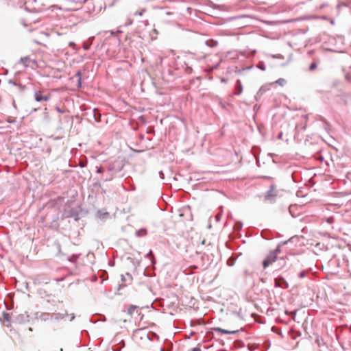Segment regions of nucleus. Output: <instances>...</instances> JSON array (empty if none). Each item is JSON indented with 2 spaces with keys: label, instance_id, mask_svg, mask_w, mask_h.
Segmentation results:
<instances>
[{
  "label": "nucleus",
  "instance_id": "6",
  "mask_svg": "<svg viewBox=\"0 0 351 351\" xmlns=\"http://www.w3.org/2000/svg\"><path fill=\"white\" fill-rule=\"evenodd\" d=\"M274 190V187L271 186V189L269 191L267 192L265 198L268 200L272 201L274 199V195L272 194V191Z\"/></svg>",
  "mask_w": 351,
  "mask_h": 351
},
{
  "label": "nucleus",
  "instance_id": "10",
  "mask_svg": "<svg viewBox=\"0 0 351 351\" xmlns=\"http://www.w3.org/2000/svg\"><path fill=\"white\" fill-rule=\"evenodd\" d=\"M285 282V286H283L282 285L280 284V283L278 282V280H276V286H279V287H283V288H286V287H287V283H286L285 282Z\"/></svg>",
  "mask_w": 351,
  "mask_h": 351
},
{
  "label": "nucleus",
  "instance_id": "13",
  "mask_svg": "<svg viewBox=\"0 0 351 351\" xmlns=\"http://www.w3.org/2000/svg\"><path fill=\"white\" fill-rule=\"evenodd\" d=\"M316 67H317V64H316L315 63H312V64L310 65L309 69H310L311 70H313V69H315Z\"/></svg>",
  "mask_w": 351,
  "mask_h": 351
},
{
  "label": "nucleus",
  "instance_id": "9",
  "mask_svg": "<svg viewBox=\"0 0 351 351\" xmlns=\"http://www.w3.org/2000/svg\"><path fill=\"white\" fill-rule=\"evenodd\" d=\"M146 10L145 9H142L141 11L139 12H136L134 13L135 15H138V16H142L144 12H145Z\"/></svg>",
  "mask_w": 351,
  "mask_h": 351
},
{
  "label": "nucleus",
  "instance_id": "21",
  "mask_svg": "<svg viewBox=\"0 0 351 351\" xmlns=\"http://www.w3.org/2000/svg\"><path fill=\"white\" fill-rule=\"evenodd\" d=\"M259 68H260L261 69H262V70H265V67H264V66H260Z\"/></svg>",
  "mask_w": 351,
  "mask_h": 351
},
{
  "label": "nucleus",
  "instance_id": "17",
  "mask_svg": "<svg viewBox=\"0 0 351 351\" xmlns=\"http://www.w3.org/2000/svg\"><path fill=\"white\" fill-rule=\"evenodd\" d=\"M192 351H200L199 348H195L192 350Z\"/></svg>",
  "mask_w": 351,
  "mask_h": 351
},
{
  "label": "nucleus",
  "instance_id": "20",
  "mask_svg": "<svg viewBox=\"0 0 351 351\" xmlns=\"http://www.w3.org/2000/svg\"><path fill=\"white\" fill-rule=\"evenodd\" d=\"M300 277H302H302L304 276V273H303V272L300 273Z\"/></svg>",
  "mask_w": 351,
  "mask_h": 351
},
{
  "label": "nucleus",
  "instance_id": "15",
  "mask_svg": "<svg viewBox=\"0 0 351 351\" xmlns=\"http://www.w3.org/2000/svg\"><path fill=\"white\" fill-rule=\"evenodd\" d=\"M56 110L60 113H63V110H62L59 107L56 108Z\"/></svg>",
  "mask_w": 351,
  "mask_h": 351
},
{
  "label": "nucleus",
  "instance_id": "1",
  "mask_svg": "<svg viewBox=\"0 0 351 351\" xmlns=\"http://www.w3.org/2000/svg\"><path fill=\"white\" fill-rule=\"evenodd\" d=\"M66 314V313H58L54 315H50L47 313H41L40 314L36 315V318L41 321H58L60 319H63L65 318Z\"/></svg>",
  "mask_w": 351,
  "mask_h": 351
},
{
  "label": "nucleus",
  "instance_id": "4",
  "mask_svg": "<svg viewBox=\"0 0 351 351\" xmlns=\"http://www.w3.org/2000/svg\"><path fill=\"white\" fill-rule=\"evenodd\" d=\"M97 215L101 219H106L110 216L109 213L104 210H98Z\"/></svg>",
  "mask_w": 351,
  "mask_h": 351
},
{
  "label": "nucleus",
  "instance_id": "19",
  "mask_svg": "<svg viewBox=\"0 0 351 351\" xmlns=\"http://www.w3.org/2000/svg\"><path fill=\"white\" fill-rule=\"evenodd\" d=\"M101 169H98L97 170V173H101Z\"/></svg>",
  "mask_w": 351,
  "mask_h": 351
},
{
  "label": "nucleus",
  "instance_id": "8",
  "mask_svg": "<svg viewBox=\"0 0 351 351\" xmlns=\"http://www.w3.org/2000/svg\"><path fill=\"white\" fill-rule=\"evenodd\" d=\"M136 309V306H131L128 308V313L130 315H132L133 312Z\"/></svg>",
  "mask_w": 351,
  "mask_h": 351
},
{
  "label": "nucleus",
  "instance_id": "18",
  "mask_svg": "<svg viewBox=\"0 0 351 351\" xmlns=\"http://www.w3.org/2000/svg\"><path fill=\"white\" fill-rule=\"evenodd\" d=\"M75 318L74 315H72V316L70 318V321H72Z\"/></svg>",
  "mask_w": 351,
  "mask_h": 351
},
{
  "label": "nucleus",
  "instance_id": "5",
  "mask_svg": "<svg viewBox=\"0 0 351 351\" xmlns=\"http://www.w3.org/2000/svg\"><path fill=\"white\" fill-rule=\"evenodd\" d=\"M215 330L217 331V332H219L221 333H223V334H234L237 331V330H232V331H230V330L222 329L221 328H215Z\"/></svg>",
  "mask_w": 351,
  "mask_h": 351
},
{
  "label": "nucleus",
  "instance_id": "22",
  "mask_svg": "<svg viewBox=\"0 0 351 351\" xmlns=\"http://www.w3.org/2000/svg\"><path fill=\"white\" fill-rule=\"evenodd\" d=\"M152 254V251H149V252L148 253L147 256H149Z\"/></svg>",
  "mask_w": 351,
  "mask_h": 351
},
{
  "label": "nucleus",
  "instance_id": "2",
  "mask_svg": "<svg viewBox=\"0 0 351 351\" xmlns=\"http://www.w3.org/2000/svg\"><path fill=\"white\" fill-rule=\"evenodd\" d=\"M51 96L49 94L43 95L40 90L34 92V99L37 102L47 101L50 99Z\"/></svg>",
  "mask_w": 351,
  "mask_h": 351
},
{
  "label": "nucleus",
  "instance_id": "7",
  "mask_svg": "<svg viewBox=\"0 0 351 351\" xmlns=\"http://www.w3.org/2000/svg\"><path fill=\"white\" fill-rule=\"evenodd\" d=\"M274 83L278 84L279 86H283L286 84V80L283 78H279Z\"/></svg>",
  "mask_w": 351,
  "mask_h": 351
},
{
  "label": "nucleus",
  "instance_id": "14",
  "mask_svg": "<svg viewBox=\"0 0 351 351\" xmlns=\"http://www.w3.org/2000/svg\"><path fill=\"white\" fill-rule=\"evenodd\" d=\"M28 60H29V58L27 57H25V58L21 59V62H23L25 61L26 62Z\"/></svg>",
  "mask_w": 351,
  "mask_h": 351
},
{
  "label": "nucleus",
  "instance_id": "12",
  "mask_svg": "<svg viewBox=\"0 0 351 351\" xmlns=\"http://www.w3.org/2000/svg\"><path fill=\"white\" fill-rule=\"evenodd\" d=\"M267 88H265V86H262L261 87V88L259 89V91L258 93H264L265 91H267Z\"/></svg>",
  "mask_w": 351,
  "mask_h": 351
},
{
  "label": "nucleus",
  "instance_id": "3",
  "mask_svg": "<svg viewBox=\"0 0 351 351\" xmlns=\"http://www.w3.org/2000/svg\"><path fill=\"white\" fill-rule=\"evenodd\" d=\"M276 258L277 253L276 252H271L269 253L263 263L264 268L267 267L269 265L276 261Z\"/></svg>",
  "mask_w": 351,
  "mask_h": 351
},
{
  "label": "nucleus",
  "instance_id": "16",
  "mask_svg": "<svg viewBox=\"0 0 351 351\" xmlns=\"http://www.w3.org/2000/svg\"><path fill=\"white\" fill-rule=\"evenodd\" d=\"M241 92H242V87H241V86H240L239 88L238 94L241 93Z\"/></svg>",
  "mask_w": 351,
  "mask_h": 351
},
{
  "label": "nucleus",
  "instance_id": "11",
  "mask_svg": "<svg viewBox=\"0 0 351 351\" xmlns=\"http://www.w3.org/2000/svg\"><path fill=\"white\" fill-rule=\"evenodd\" d=\"M3 317H4V319H5L6 321H8V322H9V321H10V315H9L8 313H3Z\"/></svg>",
  "mask_w": 351,
  "mask_h": 351
}]
</instances>
